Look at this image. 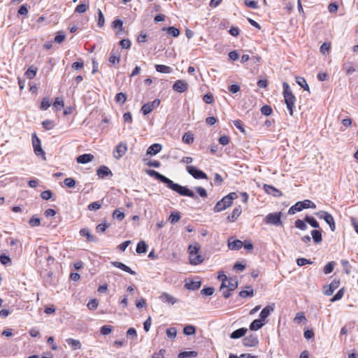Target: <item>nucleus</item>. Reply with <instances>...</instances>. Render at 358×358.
Returning <instances> with one entry per match:
<instances>
[{"instance_id": "f257e3e1", "label": "nucleus", "mask_w": 358, "mask_h": 358, "mask_svg": "<svg viewBox=\"0 0 358 358\" xmlns=\"http://www.w3.org/2000/svg\"><path fill=\"white\" fill-rule=\"evenodd\" d=\"M166 187L173 191L177 192L181 196H185L191 197L194 199H196L197 196L191 189H188L187 187L182 186L178 183H175L171 179H169L168 182L166 184Z\"/></svg>"}, {"instance_id": "f03ea898", "label": "nucleus", "mask_w": 358, "mask_h": 358, "mask_svg": "<svg viewBox=\"0 0 358 358\" xmlns=\"http://www.w3.org/2000/svg\"><path fill=\"white\" fill-rule=\"evenodd\" d=\"M238 287V281L236 278H228L222 282L220 286V292L224 298L227 299L231 295V292Z\"/></svg>"}, {"instance_id": "7ed1b4c3", "label": "nucleus", "mask_w": 358, "mask_h": 358, "mask_svg": "<svg viewBox=\"0 0 358 358\" xmlns=\"http://www.w3.org/2000/svg\"><path fill=\"white\" fill-rule=\"evenodd\" d=\"M282 89H283V95H284V99L285 102L287 105V108L289 112H293V108L294 106L295 102V96L293 95L289 85L287 83L284 82L282 83Z\"/></svg>"}, {"instance_id": "20e7f679", "label": "nucleus", "mask_w": 358, "mask_h": 358, "mask_svg": "<svg viewBox=\"0 0 358 358\" xmlns=\"http://www.w3.org/2000/svg\"><path fill=\"white\" fill-rule=\"evenodd\" d=\"M316 205L309 199L303 201H298L288 210L289 215H294L306 208H315Z\"/></svg>"}, {"instance_id": "39448f33", "label": "nucleus", "mask_w": 358, "mask_h": 358, "mask_svg": "<svg viewBox=\"0 0 358 358\" xmlns=\"http://www.w3.org/2000/svg\"><path fill=\"white\" fill-rule=\"evenodd\" d=\"M282 213H271L264 218V222L267 224H272L276 227L282 226L281 221Z\"/></svg>"}, {"instance_id": "423d86ee", "label": "nucleus", "mask_w": 358, "mask_h": 358, "mask_svg": "<svg viewBox=\"0 0 358 358\" xmlns=\"http://www.w3.org/2000/svg\"><path fill=\"white\" fill-rule=\"evenodd\" d=\"M320 219L324 220L329 224L331 230L334 231L336 229L335 222L333 216L326 211L321 210L315 213Z\"/></svg>"}, {"instance_id": "0eeeda50", "label": "nucleus", "mask_w": 358, "mask_h": 358, "mask_svg": "<svg viewBox=\"0 0 358 358\" xmlns=\"http://www.w3.org/2000/svg\"><path fill=\"white\" fill-rule=\"evenodd\" d=\"M186 170L189 174L192 176L196 179H207V175L202 171L196 169L193 166H187Z\"/></svg>"}, {"instance_id": "6e6552de", "label": "nucleus", "mask_w": 358, "mask_h": 358, "mask_svg": "<svg viewBox=\"0 0 358 358\" xmlns=\"http://www.w3.org/2000/svg\"><path fill=\"white\" fill-rule=\"evenodd\" d=\"M32 145H33L34 153L36 155L41 156V155H45V152L43 151V150L41 148V140L39 139V138L36 136V134L35 133L33 134V135H32Z\"/></svg>"}, {"instance_id": "1a4fd4ad", "label": "nucleus", "mask_w": 358, "mask_h": 358, "mask_svg": "<svg viewBox=\"0 0 358 358\" xmlns=\"http://www.w3.org/2000/svg\"><path fill=\"white\" fill-rule=\"evenodd\" d=\"M226 199L227 198L224 196L215 204L213 208L214 212H221L232 205V202L230 201V200H227Z\"/></svg>"}, {"instance_id": "9d476101", "label": "nucleus", "mask_w": 358, "mask_h": 358, "mask_svg": "<svg viewBox=\"0 0 358 358\" xmlns=\"http://www.w3.org/2000/svg\"><path fill=\"white\" fill-rule=\"evenodd\" d=\"M259 341L255 334H251L243 339V345L246 347H254L258 345Z\"/></svg>"}, {"instance_id": "9b49d317", "label": "nucleus", "mask_w": 358, "mask_h": 358, "mask_svg": "<svg viewBox=\"0 0 358 358\" xmlns=\"http://www.w3.org/2000/svg\"><path fill=\"white\" fill-rule=\"evenodd\" d=\"M188 83L185 80H178L173 85L175 92L182 93L188 90Z\"/></svg>"}, {"instance_id": "f8f14e48", "label": "nucleus", "mask_w": 358, "mask_h": 358, "mask_svg": "<svg viewBox=\"0 0 358 358\" xmlns=\"http://www.w3.org/2000/svg\"><path fill=\"white\" fill-rule=\"evenodd\" d=\"M127 150V146L125 143H120L115 148V150L113 151V156L115 159H120Z\"/></svg>"}, {"instance_id": "ddd939ff", "label": "nucleus", "mask_w": 358, "mask_h": 358, "mask_svg": "<svg viewBox=\"0 0 358 358\" xmlns=\"http://www.w3.org/2000/svg\"><path fill=\"white\" fill-rule=\"evenodd\" d=\"M160 104V100L158 99H155L153 101L148 102L143 105L141 112H152L156 109Z\"/></svg>"}, {"instance_id": "4468645a", "label": "nucleus", "mask_w": 358, "mask_h": 358, "mask_svg": "<svg viewBox=\"0 0 358 358\" xmlns=\"http://www.w3.org/2000/svg\"><path fill=\"white\" fill-rule=\"evenodd\" d=\"M145 172L150 176L155 177L157 180H160L162 182H163L165 185L166 184V182H168V180L169 179L167 177H166L165 176H164V175L159 173V172H157L155 170H152V169H148L145 171Z\"/></svg>"}, {"instance_id": "2eb2a0df", "label": "nucleus", "mask_w": 358, "mask_h": 358, "mask_svg": "<svg viewBox=\"0 0 358 358\" xmlns=\"http://www.w3.org/2000/svg\"><path fill=\"white\" fill-rule=\"evenodd\" d=\"M340 285V280L334 279L329 287L324 291V293L327 296H331L333 294L335 289H336Z\"/></svg>"}, {"instance_id": "dca6fc26", "label": "nucleus", "mask_w": 358, "mask_h": 358, "mask_svg": "<svg viewBox=\"0 0 358 358\" xmlns=\"http://www.w3.org/2000/svg\"><path fill=\"white\" fill-rule=\"evenodd\" d=\"M96 175L100 178H104L107 176H113V173L110 170V169L106 166H101L97 170H96Z\"/></svg>"}, {"instance_id": "f3484780", "label": "nucleus", "mask_w": 358, "mask_h": 358, "mask_svg": "<svg viewBox=\"0 0 358 358\" xmlns=\"http://www.w3.org/2000/svg\"><path fill=\"white\" fill-rule=\"evenodd\" d=\"M162 149V145L159 143H154L151 145L147 150L146 154L153 156L159 153Z\"/></svg>"}, {"instance_id": "a211bd4d", "label": "nucleus", "mask_w": 358, "mask_h": 358, "mask_svg": "<svg viewBox=\"0 0 358 358\" xmlns=\"http://www.w3.org/2000/svg\"><path fill=\"white\" fill-rule=\"evenodd\" d=\"M242 213L241 207L239 206L234 208L232 213L228 215L227 220L230 222H235Z\"/></svg>"}, {"instance_id": "6ab92c4d", "label": "nucleus", "mask_w": 358, "mask_h": 358, "mask_svg": "<svg viewBox=\"0 0 358 358\" xmlns=\"http://www.w3.org/2000/svg\"><path fill=\"white\" fill-rule=\"evenodd\" d=\"M274 310V304L266 306L262 309L259 314L260 320H265Z\"/></svg>"}, {"instance_id": "aec40b11", "label": "nucleus", "mask_w": 358, "mask_h": 358, "mask_svg": "<svg viewBox=\"0 0 358 358\" xmlns=\"http://www.w3.org/2000/svg\"><path fill=\"white\" fill-rule=\"evenodd\" d=\"M94 157L92 154H83V155H79L76 158V162L78 164H87L88 162H92L94 159Z\"/></svg>"}, {"instance_id": "412c9836", "label": "nucleus", "mask_w": 358, "mask_h": 358, "mask_svg": "<svg viewBox=\"0 0 358 358\" xmlns=\"http://www.w3.org/2000/svg\"><path fill=\"white\" fill-rule=\"evenodd\" d=\"M160 300L164 303H171L172 305L178 302V299L166 292H164L159 296Z\"/></svg>"}, {"instance_id": "4be33fe9", "label": "nucleus", "mask_w": 358, "mask_h": 358, "mask_svg": "<svg viewBox=\"0 0 358 358\" xmlns=\"http://www.w3.org/2000/svg\"><path fill=\"white\" fill-rule=\"evenodd\" d=\"M243 246V242L240 240H232V238L228 240V247L231 250H238Z\"/></svg>"}, {"instance_id": "5701e85b", "label": "nucleus", "mask_w": 358, "mask_h": 358, "mask_svg": "<svg viewBox=\"0 0 358 358\" xmlns=\"http://www.w3.org/2000/svg\"><path fill=\"white\" fill-rule=\"evenodd\" d=\"M247 331H248V329L244 328V327L238 329L234 331L230 334V338L232 339H237V338H241L245 335Z\"/></svg>"}, {"instance_id": "b1692460", "label": "nucleus", "mask_w": 358, "mask_h": 358, "mask_svg": "<svg viewBox=\"0 0 358 358\" xmlns=\"http://www.w3.org/2000/svg\"><path fill=\"white\" fill-rule=\"evenodd\" d=\"M112 264L118 268H120L122 269V271H125V272H127L131 275H136V272L134 271L133 270H131L129 266H127V265L124 264L122 262H112Z\"/></svg>"}, {"instance_id": "393cba45", "label": "nucleus", "mask_w": 358, "mask_h": 358, "mask_svg": "<svg viewBox=\"0 0 358 358\" xmlns=\"http://www.w3.org/2000/svg\"><path fill=\"white\" fill-rule=\"evenodd\" d=\"M264 188L268 194H272L274 196H282L281 192L280 190L277 189L276 188H275L274 187H273L272 185H264Z\"/></svg>"}, {"instance_id": "a878e982", "label": "nucleus", "mask_w": 358, "mask_h": 358, "mask_svg": "<svg viewBox=\"0 0 358 358\" xmlns=\"http://www.w3.org/2000/svg\"><path fill=\"white\" fill-rule=\"evenodd\" d=\"M80 234L81 236L86 237L87 241L95 242L96 238L93 235L91 234L90 231L87 228H83L80 230Z\"/></svg>"}, {"instance_id": "bb28decb", "label": "nucleus", "mask_w": 358, "mask_h": 358, "mask_svg": "<svg viewBox=\"0 0 358 358\" xmlns=\"http://www.w3.org/2000/svg\"><path fill=\"white\" fill-rule=\"evenodd\" d=\"M37 71L38 68L36 66H35L34 65H31L26 71L24 75L27 78L31 80L36 76Z\"/></svg>"}, {"instance_id": "cd10ccee", "label": "nucleus", "mask_w": 358, "mask_h": 358, "mask_svg": "<svg viewBox=\"0 0 358 358\" xmlns=\"http://www.w3.org/2000/svg\"><path fill=\"white\" fill-rule=\"evenodd\" d=\"M203 260V257L201 255H198V253L196 255H189V262L192 265L199 264L202 263Z\"/></svg>"}, {"instance_id": "c85d7f7f", "label": "nucleus", "mask_w": 358, "mask_h": 358, "mask_svg": "<svg viewBox=\"0 0 358 358\" xmlns=\"http://www.w3.org/2000/svg\"><path fill=\"white\" fill-rule=\"evenodd\" d=\"M66 342L74 350L81 348V343H80V341H78V340H76V339L70 338L66 339Z\"/></svg>"}, {"instance_id": "c756f323", "label": "nucleus", "mask_w": 358, "mask_h": 358, "mask_svg": "<svg viewBox=\"0 0 358 358\" xmlns=\"http://www.w3.org/2000/svg\"><path fill=\"white\" fill-rule=\"evenodd\" d=\"M162 30L166 31L169 35L173 37H178L180 34V30L174 27H163Z\"/></svg>"}, {"instance_id": "7c9ffc66", "label": "nucleus", "mask_w": 358, "mask_h": 358, "mask_svg": "<svg viewBox=\"0 0 358 358\" xmlns=\"http://www.w3.org/2000/svg\"><path fill=\"white\" fill-rule=\"evenodd\" d=\"M64 107V100L62 97H57L52 103V108L55 110H61Z\"/></svg>"}, {"instance_id": "2f4dec72", "label": "nucleus", "mask_w": 358, "mask_h": 358, "mask_svg": "<svg viewBox=\"0 0 358 358\" xmlns=\"http://www.w3.org/2000/svg\"><path fill=\"white\" fill-rule=\"evenodd\" d=\"M201 281H193L191 280L189 282H186L185 285V288L191 290H196L201 287Z\"/></svg>"}, {"instance_id": "473e14b6", "label": "nucleus", "mask_w": 358, "mask_h": 358, "mask_svg": "<svg viewBox=\"0 0 358 358\" xmlns=\"http://www.w3.org/2000/svg\"><path fill=\"white\" fill-rule=\"evenodd\" d=\"M201 248V246L199 243L195 242L193 244H191L188 247V252L189 255H196L199 250Z\"/></svg>"}, {"instance_id": "72a5a7b5", "label": "nucleus", "mask_w": 358, "mask_h": 358, "mask_svg": "<svg viewBox=\"0 0 358 358\" xmlns=\"http://www.w3.org/2000/svg\"><path fill=\"white\" fill-rule=\"evenodd\" d=\"M197 352L195 351H184L178 354V358H194L197 357Z\"/></svg>"}, {"instance_id": "f704fd0d", "label": "nucleus", "mask_w": 358, "mask_h": 358, "mask_svg": "<svg viewBox=\"0 0 358 358\" xmlns=\"http://www.w3.org/2000/svg\"><path fill=\"white\" fill-rule=\"evenodd\" d=\"M182 141L186 144H192L194 141V135L190 131L186 132L184 134Z\"/></svg>"}, {"instance_id": "c9c22d12", "label": "nucleus", "mask_w": 358, "mask_h": 358, "mask_svg": "<svg viewBox=\"0 0 358 358\" xmlns=\"http://www.w3.org/2000/svg\"><path fill=\"white\" fill-rule=\"evenodd\" d=\"M264 323H262V320H255L252 322L250 325V329L252 331H257L262 327Z\"/></svg>"}, {"instance_id": "e433bc0d", "label": "nucleus", "mask_w": 358, "mask_h": 358, "mask_svg": "<svg viewBox=\"0 0 358 358\" xmlns=\"http://www.w3.org/2000/svg\"><path fill=\"white\" fill-rule=\"evenodd\" d=\"M155 69L157 72L164 73H169L172 71V69L170 66L163 64H156Z\"/></svg>"}, {"instance_id": "4c0bfd02", "label": "nucleus", "mask_w": 358, "mask_h": 358, "mask_svg": "<svg viewBox=\"0 0 358 358\" xmlns=\"http://www.w3.org/2000/svg\"><path fill=\"white\" fill-rule=\"evenodd\" d=\"M148 249V245L145 241H140L136 246V252L138 254L146 252Z\"/></svg>"}, {"instance_id": "58836bf2", "label": "nucleus", "mask_w": 358, "mask_h": 358, "mask_svg": "<svg viewBox=\"0 0 358 358\" xmlns=\"http://www.w3.org/2000/svg\"><path fill=\"white\" fill-rule=\"evenodd\" d=\"M247 290H242L239 292V296L242 298H245L248 296H253V289L251 286H248Z\"/></svg>"}, {"instance_id": "ea45409f", "label": "nucleus", "mask_w": 358, "mask_h": 358, "mask_svg": "<svg viewBox=\"0 0 358 358\" xmlns=\"http://www.w3.org/2000/svg\"><path fill=\"white\" fill-rule=\"evenodd\" d=\"M311 235H312L313 241L316 243H320L322 241V234H321L320 231H319V230H313L311 231Z\"/></svg>"}, {"instance_id": "a19ab883", "label": "nucleus", "mask_w": 358, "mask_h": 358, "mask_svg": "<svg viewBox=\"0 0 358 358\" xmlns=\"http://www.w3.org/2000/svg\"><path fill=\"white\" fill-rule=\"evenodd\" d=\"M305 221L314 228H320L319 223L313 217L306 216Z\"/></svg>"}, {"instance_id": "79ce46f5", "label": "nucleus", "mask_w": 358, "mask_h": 358, "mask_svg": "<svg viewBox=\"0 0 358 358\" xmlns=\"http://www.w3.org/2000/svg\"><path fill=\"white\" fill-rule=\"evenodd\" d=\"M343 70L345 71L347 75H351L355 71V69L350 62H347L343 64Z\"/></svg>"}, {"instance_id": "37998d69", "label": "nucleus", "mask_w": 358, "mask_h": 358, "mask_svg": "<svg viewBox=\"0 0 358 358\" xmlns=\"http://www.w3.org/2000/svg\"><path fill=\"white\" fill-rule=\"evenodd\" d=\"M196 332V328L193 325H187L183 329V333L187 336L194 335Z\"/></svg>"}, {"instance_id": "c03bdc74", "label": "nucleus", "mask_w": 358, "mask_h": 358, "mask_svg": "<svg viewBox=\"0 0 358 358\" xmlns=\"http://www.w3.org/2000/svg\"><path fill=\"white\" fill-rule=\"evenodd\" d=\"M180 217L179 212H172L169 217V220L171 223L174 224L180 220Z\"/></svg>"}, {"instance_id": "a18cd8bd", "label": "nucleus", "mask_w": 358, "mask_h": 358, "mask_svg": "<svg viewBox=\"0 0 358 358\" xmlns=\"http://www.w3.org/2000/svg\"><path fill=\"white\" fill-rule=\"evenodd\" d=\"M296 83L299 85H300L304 90L309 91V87L307 84L306 80L302 77H296Z\"/></svg>"}, {"instance_id": "49530a36", "label": "nucleus", "mask_w": 358, "mask_h": 358, "mask_svg": "<svg viewBox=\"0 0 358 358\" xmlns=\"http://www.w3.org/2000/svg\"><path fill=\"white\" fill-rule=\"evenodd\" d=\"M112 27L114 29L118 28L119 30L117 31V34H119L120 31L123 30V22L120 19L115 20L112 23Z\"/></svg>"}, {"instance_id": "de8ad7c7", "label": "nucleus", "mask_w": 358, "mask_h": 358, "mask_svg": "<svg viewBox=\"0 0 358 358\" xmlns=\"http://www.w3.org/2000/svg\"><path fill=\"white\" fill-rule=\"evenodd\" d=\"M97 14H98L97 26L99 27H102L104 26V24H105V18H104L103 14L100 9L97 10Z\"/></svg>"}, {"instance_id": "09e8293b", "label": "nucleus", "mask_w": 358, "mask_h": 358, "mask_svg": "<svg viewBox=\"0 0 358 358\" xmlns=\"http://www.w3.org/2000/svg\"><path fill=\"white\" fill-rule=\"evenodd\" d=\"M336 263L334 262H329L324 267L323 271L325 274L331 273L334 268Z\"/></svg>"}, {"instance_id": "8fccbe9b", "label": "nucleus", "mask_w": 358, "mask_h": 358, "mask_svg": "<svg viewBox=\"0 0 358 358\" xmlns=\"http://www.w3.org/2000/svg\"><path fill=\"white\" fill-rule=\"evenodd\" d=\"M51 106V101L48 98L45 97L42 99L40 108L42 110H46Z\"/></svg>"}, {"instance_id": "3c124183", "label": "nucleus", "mask_w": 358, "mask_h": 358, "mask_svg": "<svg viewBox=\"0 0 358 358\" xmlns=\"http://www.w3.org/2000/svg\"><path fill=\"white\" fill-rule=\"evenodd\" d=\"M306 221L302 220H296L294 222V225L296 228L301 229V230H306L308 227L305 222Z\"/></svg>"}, {"instance_id": "603ef678", "label": "nucleus", "mask_w": 358, "mask_h": 358, "mask_svg": "<svg viewBox=\"0 0 358 358\" xmlns=\"http://www.w3.org/2000/svg\"><path fill=\"white\" fill-rule=\"evenodd\" d=\"M0 262L3 265H5V266L10 265L12 263L11 259L6 255H0Z\"/></svg>"}, {"instance_id": "864d4df0", "label": "nucleus", "mask_w": 358, "mask_h": 358, "mask_svg": "<svg viewBox=\"0 0 358 358\" xmlns=\"http://www.w3.org/2000/svg\"><path fill=\"white\" fill-rule=\"evenodd\" d=\"M294 320L296 323H301L305 322L306 320V318L303 312H299L296 313Z\"/></svg>"}, {"instance_id": "5fc2aeb1", "label": "nucleus", "mask_w": 358, "mask_h": 358, "mask_svg": "<svg viewBox=\"0 0 358 358\" xmlns=\"http://www.w3.org/2000/svg\"><path fill=\"white\" fill-rule=\"evenodd\" d=\"M166 335L170 338H175L177 334V329L175 327H170L166 331Z\"/></svg>"}, {"instance_id": "6e6d98bb", "label": "nucleus", "mask_w": 358, "mask_h": 358, "mask_svg": "<svg viewBox=\"0 0 358 358\" xmlns=\"http://www.w3.org/2000/svg\"><path fill=\"white\" fill-rule=\"evenodd\" d=\"M296 264L299 266H304L306 264H312L313 262L310 261V259L301 257V258H298L296 259Z\"/></svg>"}, {"instance_id": "4d7b16f0", "label": "nucleus", "mask_w": 358, "mask_h": 358, "mask_svg": "<svg viewBox=\"0 0 358 358\" xmlns=\"http://www.w3.org/2000/svg\"><path fill=\"white\" fill-rule=\"evenodd\" d=\"M88 8L89 6L87 5L85 3H80L76 6L75 12L78 13H85Z\"/></svg>"}, {"instance_id": "13d9d810", "label": "nucleus", "mask_w": 358, "mask_h": 358, "mask_svg": "<svg viewBox=\"0 0 358 358\" xmlns=\"http://www.w3.org/2000/svg\"><path fill=\"white\" fill-rule=\"evenodd\" d=\"M344 294V288L341 289L331 299V302H335L340 300Z\"/></svg>"}, {"instance_id": "bf43d9fd", "label": "nucleus", "mask_w": 358, "mask_h": 358, "mask_svg": "<svg viewBox=\"0 0 358 358\" xmlns=\"http://www.w3.org/2000/svg\"><path fill=\"white\" fill-rule=\"evenodd\" d=\"M120 62V55H116L113 50L110 53V57L109 58V62L112 64H115L119 63Z\"/></svg>"}, {"instance_id": "052dcab7", "label": "nucleus", "mask_w": 358, "mask_h": 358, "mask_svg": "<svg viewBox=\"0 0 358 358\" xmlns=\"http://www.w3.org/2000/svg\"><path fill=\"white\" fill-rule=\"evenodd\" d=\"M64 184L66 187L72 188L76 185V180L72 178H66L64 180Z\"/></svg>"}, {"instance_id": "680f3d73", "label": "nucleus", "mask_w": 358, "mask_h": 358, "mask_svg": "<svg viewBox=\"0 0 358 358\" xmlns=\"http://www.w3.org/2000/svg\"><path fill=\"white\" fill-rule=\"evenodd\" d=\"M101 204L99 201L92 202L88 205L87 209L89 210H96L100 209Z\"/></svg>"}, {"instance_id": "e2e57ef3", "label": "nucleus", "mask_w": 358, "mask_h": 358, "mask_svg": "<svg viewBox=\"0 0 358 358\" xmlns=\"http://www.w3.org/2000/svg\"><path fill=\"white\" fill-rule=\"evenodd\" d=\"M43 127L47 130H50L54 128L55 122L52 120H45L42 122Z\"/></svg>"}, {"instance_id": "0e129e2a", "label": "nucleus", "mask_w": 358, "mask_h": 358, "mask_svg": "<svg viewBox=\"0 0 358 358\" xmlns=\"http://www.w3.org/2000/svg\"><path fill=\"white\" fill-rule=\"evenodd\" d=\"M113 216L114 218H116L117 220L121 221L124 217V213L120 211V210L117 209L113 212Z\"/></svg>"}, {"instance_id": "69168bd1", "label": "nucleus", "mask_w": 358, "mask_h": 358, "mask_svg": "<svg viewBox=\"0 0 358 358\" xmlns=\"http://www.w3.org/2000/svg\"><path fill=\"white\" fill-rule=\"evenodd\" d=\"M31 227H38L41 224V220L38 217L33 216L29 221Z\"/></svg>"}, {"instance_id": "338daca9", "label": "nucleus", "mask_w": 358, "mask_h": 358, "mask_svg": "<svg viewBox=\"0 0 358 358\" xmlns=\"http://www.w3.org/2000/svg\"><path fill=\"white\" fill-rule=\"evenodd\" d=\"M112 332V327L110 325H104L101 328L100 333L102 335H108Z\"/></svg>"}, {"instance_id": "774afa93", "label": "nucleus", "mask_w": 358, "mask_h": 358, "mask_svg": "<svg viewBox=\"0 0 358 358\" xmlns=\"http://www.w3.org/2000/svg\"><path fill=\"white\" fill-rule=\"evenodd\" d=\"M98 301L95 299L90 300L88 303L87 304V306L89 310H95L96 309L98 306Z\"/></svg>"}]
</instances>
